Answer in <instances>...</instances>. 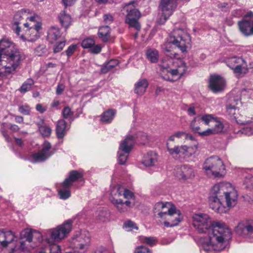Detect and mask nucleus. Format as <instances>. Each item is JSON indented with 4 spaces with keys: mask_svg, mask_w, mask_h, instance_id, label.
I'll list each match as a JSON object with an SVG mask.
<instances>
[{
    "mask_svg": "<svg viewBox=\"0 0 253 253\" xmlns=\"http://www.w3.org/2000/svg\"><path fill=\"white\" fill-rule=\"evenodd\" d=\"M198 142H195L194 145L191 146L181 145L180 156H182L186 158H190L195 154L198 148Z\"/></svg>",
    "mask_w": 253,
    "mask_h": 253,
    "instance_id": "bb28decb",
    "label": "nucleus"
},
{
    "mask_svg": "<svg viewBox=\"0 0 253 253\" xmlns=\"http://www.w3.org/2000/svg\"><path fill=\"white\" fill-rule=\"evenodd\" d=\"M90 238L89 233L87 231H84L81 233L80 236L77 238V241L79 242H85V238Z\"/></svg>",
    "mask_w": 253,
    "mask_h": 253,
    "instance_id": "4d7b16f0",
    "label": "nucleus"
},
{
    "mask_svg": "<svg viewBox=\"0 0 253 253\" xmlns=\"http://www.w3.org/2000/svg\"><path fill=\"white\" fill-rule=\"evenodd\" d=\"M77 47L76 45L72 44L68 47L67 49L65 51L68 57L71 56L74 53Z\"/></svg>",
    "mask_w": 253,
    "mask_h": 253,
    "instance_id": "680f3d73",
    "label": "nucleus"
},
{
    "mask_svg": "<svg viewBox=\"0 0 253 253\" xmlns=\"http://www.w3.org/2000/svg\"><path fill=\"white\" fill-rule=\"evenodd\" d=\"M158 66L162 71L165 70L167 71L169 68V63L166 60H162L161 63L159 64Z\"/></svg>",
    "mask_w": 253,
    "mask_h": 253,
    "instance_id": "e2e57ef3",
    "label": "nucleus"
},
{
    "mask_svg": "<svg viewBox=\"0 0 253 253\" xmlns=\"http://www.w3.org/2000/svg\"><path fill=\"white\" fill-rule=\"evenodd\" d=\"M34 81L31 79H28L24 83L22 84L20 88L19 89V91L21 93H25L29 91H30L32 89V86L34 84Z\"/></svg>",
    "mask_w": 253,
    "mask_h": 253,
    "instance_id": "c9c22d12",
    "label": "nucleus"
},
{
    "mask_svg": "<svg viewBox=\"0 0 253 253\" xmlns=\"http://www.w3.org/2000/svg\"><path fill=\"white\" fill-rule=\"evenodd\" d=\"M190 41V35L184 29L175 28L170 34L169 43L163 48L164 53L171 59L176 58L177 54L171 47L170 44L175 45L184 52L186 51Z\"/></svg>",
    "mask_w": 253,
    "mask_h": 253,
    "instance_id": "20e7f679",
    "label": "nucleus"
},
{
    "mask_svg": "<svg viewBox=\"0 0 253 253\" xmlns=\"http://www.w3.org/2000/svg\"><path fill=\"white\" fill-rule=\"evenodd\" d=\"M227 66L233 70L234 73L240 74L245 67V62L242 58L233 57L228 60Z\"/></svg>",
    "mask_w": 253,
    "mask_h": 253,
    "instance_id": "aec40b11",
    "label": "nucleus"
},
{
    "mask_svg": "<svg viewBox=\"0 0 253 253\" xmlns=\"http://www.w3.org/2000/svg\"><path fill=\"white\" fill-rule=\"evenodd\" d=\"M137 5V0L130 1L122 5V11L126 12L125 23L128 25L129 28H134L138 31L141 29L139 19L141 17V13L136 8Z\"/></svg>",
    "mask_w": 253,
    "mask_h": 253,
    "instance_id": "0eeeda50",
    "label": "nucleus"
},
{
    "mask_svg": "<svg viewBox=\"0 0 253 253\" xmlns=\"http://www.w3.org/2000/svg\"><path fill=\"white\" fill-rule=\"evenodd\" d=\"M219 188L217 184L213 186L210 193L209 203L211 209L216 212L222 213L225 212L226 210L223 199L221 198V194L224 192L221 189L220 193Z\"/></svg>",
    "mask_w": 253,
    "mask_h": 253,
    "instance_id": "6e6552de",
    "label": "nucleus"
},
{
    "mask_svg": "<svg viewBox=\"0 0 253 253\" xmlns=\"http://www.w3.org/2000/svg\"><path fill=\"white\" fill-rule=\"evenodd\" d=\"M235 232L247 239H253V223L250 221H242L235 228Z\"/></svg>",
    "mask_w": 253,
    "mask_h": 253,
    "instance_id": "dca6fc26",
    "label": "nucleus"
},
{
    "mask_svg": "<svg viewBox=\"0 0 253 253\" xmlns=\"http://www.w3.org/2000/svg\"><path fill=\"white\" fill-rule=\"evenodd\" d=\"M234 102L233 103L227 105L226 110L228 114L231 117L236 118L235 115L237 112V107L236 105H237L239 101L238 100H234Z\"/></svg>",
    "mask_w": 253,
    "mask_h": 253,
    "instance_id": "4c0bfd02",
    "label": "nucleus"
},
{
    "mask_svg": "<svg viewBox=\"0 0 253 253\" xmlns=\"http://www.w3.org/2000/svg\"><path fill=\"white\" fill-rule=\"evenodd\" d=\"M149 85L147 79H143L139 80L134 84V92L138 95H142L146 91Z\"/></svg>",
    "mask_w": 253,
    "mask_h": 253,
    "instance_id": "cd10ccee",
    "label": "nucleus"
},
{
    "mask_svg": "<svg viewBox=\"0 0 253 253\" xmlns=\"http://www.w3.org/2000/svg\"><path fill=\"white\" fill-rule=\"evenodd\" d=\"M83 174L77 170H72L70 172L69 177L62 183L61 186L68 188L70 187L73 182L83 179Z\"/></svg>",
    "mask_w": 253,
    "mask_h": 253,
    "instance_id": "b1692460",
    "label": "nucleus"
},
{
    "mask_svg": "<svg viewBox=\"0 0 253 253\" xmlns=\"http://www.w3.org/2000/svg\"><path fill=\"white\" fill-rule=\"evenodd\" d=\"M61 33L59 28L51 27L48 31L47 40L50 43H53L61 37Z\"/></svg>",
    "mask_w": 253,
    "mask_h": 253,
    "instance_id": "c756f323",
    "label": "nucleus"
},
{
    "mask_svg": "<svg viewBox=\"0 0 253 253\" xmlns=\"http://www.w3.org/2000/svg\"><path fill=\"white\" fill-rule=\"evenodd\" d=\"M28 18V14L26 10H21L17 11L14 16V24L18 25L22 23V21Z\"/></svg>",
    "mask_w": 253,
    "mask_h": 253,
    "instance_id": "f704fd0d",
    "label": "nucleus"
},
{
    "mask_svg": "<svg viewBox=\"0 0 253 253\" xmlns=\"http://www.w3.org/2000/svg\"><path fill=\"white\" fill-rule=\"evenodd\" d=\"M199 134L201 136H209L215 134L212 128H208L206 130L201 131L200 132H199Z\"/></svg>",
    "mask_w": 253,
    "mask_h": 253,
    "instance_id": "0e129e2a",
    "label": "nucleus"
},
{
    "mask_svg": "<svg viewBox=\"0 0 253 253\" xmlns=\"http://www.w3.org/2000/svg\"><path fill=\"white\" fill-rule=\"evenodd\" d=\"M172 205L169 202L163 203L159 202L156 203L153 208V212L155 216L157 215L159 217L162 219L169 211Z\"/></svg>",
    "mask_w": 253,
    "mask_h": 253,
    "instance_id": "412c9836",
    "label": "nucleus"
},
{
    "mask_svg": "<svg viewBox=\"0 0 253 253\" xmlns=\"http://www.w3.org/2000/svg\"><path fill=\"white\" fill-rule=\"evenodd\" d=\"M167 148L169 154L173 157L174 156H176L177 155L180 156L181 145H176L174 146L173 147H171L170 146L169 142H167Z\"/></svg>",
    "mask_w": 253,
    "mask_h": 253,
    "instance_id": "58836bf2",
    "label": "nucleus"
},
{
    "mask_svg": "<svg viewBox=\"0 0 253 253\" xmlns=\"http://www.w3.org/2000/svg\"><path fill=\"white\" fill-rule=\"evenodd\" d=\"M15 236L11 231L5 232L0 231V252L3 248L6 247L8 245L14 240Z\"/></svg>",
    "mask_w": 253,
    "mask_h": 253,
    "instance_id": "5701e85b",
    "label": "nucleus"
},
{
    "mask_svg": "<svg viewBox=\"0 0 253 253\" xmlns=\"http://www.w3.org/2000/svg\"><path fill=\"white\" fill-rule=\"evenodd\" d=\"M90 242V239L87 237L85 238V242H79L78 246L81 253H84L87 250Z\"/></svg>",
    "mask_w": 253,
    "mask_h": 253,
    "instance_id": "49530a36",
    "label": "nucleus"
},
{
    "mask_svg": "<svg viewBox=\"0 0 253 253\" xmlns=\"http://www.w3.org/2000/svg\"><path fill=\"white\" fill-rule=\"evenodd\" d=\"M94 253H110L109 250L105 247L100 246L96 249Z\"/></svg>",
    "mask_w": 253,
    "mask_h": 253,
    "instance_id": "69168bd1",
    "label": "nucleus"
},
{
    "mask_svg": "<svg viewBox=\"0 0 253 253\" xmlns=\"http://www.w3.org/2000/svg\"><path fill=\"white\" fill-rule=\"evenodd\" d=\"M162 219H166L164 222L166 227H171L177 225L183 219V216L180 211L177 210L174 205L171 206V208Z\"/></svg>",
    "mask_w": 253,
    "mask_h": 253,
    "instance_id": "ddd939ff",
    "label": "nucleus"
},
{
    "mask_svg": "<svg viewBox=\"0 0 253 253\" xmlns=\"http://www.w3.org/2000/svg\"><path fill=\"white\" fill-rule=\"evenodd\" d=\"M158 160V155L156 153L150 151L147 153L143 157L142 164L146 167L154 166Z\"/></svg>",
    "mask_w": 253,
    "mask_h": 253,
    "instance_id": "a878e982",
    "label": "nucleus"
},
{
    "mask_svg": "<svg viewBox=\"0 0 253 253\" xmlns=\"http://www.w3.org/2000/svg\"><path fill=\"white\" fill-rule=\"evenodd\" d=\"M139 240L142 243L152 246L155 245L157 242V238L154 237H145L141 236L139 237Z\"/></svg>",
    "mask_w": 253,
    "mask_h": 253,
    "instance_id": "37998d69",
    "label": "nucleus"
},
{
    "mask_svg": "<svg viewBox=\"0 0 253 253\" xmlns=\"http://www.w3.org/2000/svg\"><path fill=\"white\" fill-rule=\"evenodd\" d=\"M209 235V242L207 244H203V249L206 251H210L211 250H214L216 251H222L224 249L227 245L228 240L231 238V233L230 231V236L229 237H226V238H224L223 243L222 245H219L217 244V242H215L214 244H212L211 242L210 241V234Z\"/></svg>",
    "mask_w": 253,
    "mask_h": 253,
    "instance_id": "4be33fe9",
    "label": "nucleus"
},
{
    "mask_svg": "<svg viewBox=\"0 0 253 253\" xmlns=\"http://www.w3.org/2000/svg\"><path fill=\"white\" fill-rule=\"evenodd\" d=\"M96 219L99 222H105L109 220L110 213L106 209L99 208L95 213Z\"/></svg>",
    "mask_w": 253,
    "mask_h": 253,
    "instance_id": "2f4dec72",
    "label": "nucleus"
},
{
    "mask_svg": "<svg viewBox=\"0 0 253 253\" xmlns=\"http://www.w3.org/2000/svg\"><path fill=\"white\" fill-rule=\"evenodd\" d=\"M134 143V137L130 135L126 136L125 140L121 142L118 152V161L120 164H125Z\"/></svg>",
    "mask_w": 253,
    "mask_h": 253,
    "instance_id": "9b49d317",
    "label": "nucleus"
},
{
    "mask_svg": "<svg viewBox=\"0 0 253 253\" xmlns=\"http://www.w3.org/2000/svg\"><path fill=\"white\" fill-rule=\"evenodd\" d=\"M72 220L69 219L55 228L50 229L44 231L43 237L45 241L48 243L49 253H61L60 247L54 242L59 241L65 238L71 232L72 229ZM39 253H44L42 251Z\"/></svg>",
    "mask_w": 253,
    "mask_h": 253,
    "instance_id": "7ed1b4c3",
    "label": "nucleus"
},
{
    "mask_svg": "<svg viewBox=\"0 0 253 253\" xmlns=\"http://www.w3.org/2000/svg\"><path fill=\"white\" fill-rule=\"evenodd\" d=\"M167 71L172 76V78H170L169 75L162 76L163 78L166 81L173 82L175 80V79H173V77L176 76H179V74L176 68L170 70L168 69Z\"/></svg>",
    "mask_w": 253,
    "mask_h": 253,
    "instance_id": "09e8293b",
    "label": "nucleus"
},
{
    "mask_svg": "<svg viewBox=\"0 0 253 253\" xmlns=\"http://www.w3.org/2000/svg\"><path fill=\"white\" fill-rule=\"evenodd\" d=\"M18 111L24 115H28L30 113V109L27 106H20L18 108Z\"/></svg>",
    "mask_w": 253,
    "mask_h": 253,
    "instance_id": "052dcab7",
    "label": "nucleus"
},
{
    "mask_svg": "<svg viewBox=\"0 0 253 253\" xmlns=\"http://www.w3.org/2000/svg\"><path fill=\"white\" fill-rule=\"evenodd\" d=\"M225 85L224 79L219 75L211 76L209 81V88L214 93L220 92L224 89Z\"/></svg>",
    "mask_w": 253,
    "mask_h": 253,
    "instance_id": "a211bd4d",
    "label": "nucleus"
},
{
    "mask_svg": "<svg viewBox=\"0 0 253 253\" xmlns=\"http://www.w3.org/2000/svg\"><path fill=\"white\" fill-rule=\"evenodd\" d=\"M39 129L42 135L44 137H48L51 134L52 130L48 126H39Z\"/></svg>",
    "mask_w": 253,
    "mask_h": 253,
    "instance_id": "8fccbe9b",
    "label": "nucleus"
},
{
    "mask_svg": "<svg viewBox=\"0 0 253 253\" xmlns=\"http://www.w3.org/2000/svg\"><path fill=\"white\" fill-rule=\"evenodd\" d=\"M34 233L37 234L38 238H40V242L42 241V235L40 233L33 231L31 229H25L20 233V238L25 239L26 241H21L20 246L12 249L10 253H29L32 247L29 244L32 241Z\"/></svg>",
    "mask_w": 253,
    "mask_h": 253,
    "instance_id": "1a4fd4ad",
    "label": "nucleus"
},
{
    "mask_svg": "<svg viewBox=\"0 0 253 253\" xmlns=\"http://www.w3.org/2000/svg\"><path fill=\"white\" fill-rule=\"evenodd\" d=\"M102 47L100 44H94L89 49V51L91 53L98 54L101 52Z\"/></svg>",
    "mask_w": 253,
    "mask_h": 253,
    "instance_id": "bf43d9fd",
    "label": "nucleus"
},
{
    "mask_svg": "<svg viewBox=\"0 0 253 253\" xmlns=\"http://www.w3.org/2000/svg\"><path fill=\"white\" fill-rule=\"evenodd\" d=\"M201 122H203L206 125H209L211 122H213L216 119L214 116L211 114H205L201 116H199Z\"/></svg>",
    "mask_w": 253,
    "mask_h": 253,
    "instance_id": "c03bdc74",
    "label": "nucleus"
},
{
    "mask_svg": "<svg viewBox=\"0 0 253 253\" xmlns=\"http://www.w3.org/2000/svg\"><path fill=\"white\" fill-rule=\"evenodd\" d=\"M247 183V187L251 189H253V177L252 176L248 178L246 180Z\"/></svg>",
    "mask_w": 253,
    "mask_h": 253,
    "instance_id": "774afa93",
    "label": "nucleus"
},
{
    "mask_svg": "<svg viewBox=\"0 0 253 253\" xmlns=\"http://www.w3.org/2000/svg\"><path fill=\"white\" fill-rule=\"evenodd\" d=\"M65 89V85L62 84H58L56 90V93L57 95H60Z\"/></svg>",
    "mask_w": 253,
    "mask_h": 253,
    "instance_id": "338daca9",
    "label": "nucleus"
},
{
    "mask_svg": "<svg viewBox=\"0 0 253 253\" xmlns=\"http://www.w3.org/2000/svg\"><path fill=\"white\" fill-rule=\"evenodd\" d=\"M202 168L207 175L213 178H223L225 173L224 163L217 156H212L206 159L203 164Z\"/></svg>",
    "mask_w": 253,
    "mask_h": 253,
    "instance_id": "423d86ee",
    "label": "nucleus"
},
{
    "mask_svg": "<svg viewBox=\"0 0 253 253\" xmlns=\"http://www.w3.org/2000/svg\"><path fill=\"white\" fill-rule=\"evenodd\" d=\"M111 28L108 25L99 28L98 35L103 42H107L110 37Z\"/></svg>",
    "mask_w": 253,
    "mask_h": 253,
    "instance_id": "7c9ffc66",
    "label": "nucleus"
},
{
    "mask_svg": "<svg viewBox=\"0 0 253 253\" xmlns=\"http://www.w3.org/2000/svg\"><path fill=\"white\" fill-rule=\"evenodd\" d=\"M201 122L199 119V117H195L190 124V128L195 132L198 133L200 132L199 130L200 129V124Z\"/></svg>",
    "mask_w": 253,
    "mask_h": 253,
    "instance_id": "a19ab883",
    "label": "nucleus"
},
{
    "mask_svg": "<svg viewBox=\"0 0 253 253\" xmlns=\"http://www.w3.org/2000/svg\"><path fill=\"white\" fill-rule=\"evenodd\" d=\"M25 27L28 28L29 31L34 33L35 38H26L25 36L22 35L20 39L23 41L29 42H34L40 37L39 31L41 29V24L37 21L34 22H26L24 23Z\"/></svg>",
    "mask_w": 253,
    "mask_h": 253,
    "instance_id": "6ab92c4d",
    "label": "nucleus"
},
{
    "mask_svg": "<svg viewBox=\"0 0 253 253\" xmlns=\"http://www.w3.org/2000/svg\"><path fill=\"white\" fill-rule=\"evenodd\" d=\"M177 0H161L159 9L161 15L158 20L160 24H164L173 14L177 6Z\"/></svg>",
    "mask_w": 253,
    "mask_h": 253,
    "instance_id": "9d476101",
    "label": "nucleus"
},
{
    "mask_svg": "<svg viewBox=\"0 0 253 253\" xmlns=\"http://www.w3.org/2000/svg\"><path fill=\"white\" fill-rule=\"evenodd\" d=\"M173 64L176 67L179 77H181L187 70V66H186L185 63L182 60L179 58H176L174 61L173 62Z\"/></svg>",
    "mask_w": 253,
    "mask_h": 253,
    "instance_id": "72a5a7b5",
    "label": "nucleus"
},
{
    "mask_svg": "<svg viewBox=\"0 0 253 253\" xmlns=\"http://www.w3.org/2000/svg\"><path fill=\"white\" fill-rule=\"evenodd\" d=\"M193 225L199 233L210 234V241L212 244L217 242L222 245L224 238L230 236V230L222 222H212L210 216L206 213L195 214L193 216Z\"/></svg>",
    "mask_w": 253,
    "mask_h": 253,
    "instance_id": "f257e3e1",
    "label": "nucleus"
},
{
    "mask_svg": "<svg viewBox=\"0 0 253 253\" xmlns=\"http://www.w3.org/2000/svg\"><path fill=\"white\" fill-rule=\"evenodd\" d=\"M119 64L117 60H111L108 62L102 68L101 71L103 73H106Z\"/></svg>",
    "mask_w": 253,
    "mask_h": 253,
    "instance_id": "ea45409f",
    "label": "nucleus"
},
{
    "mask_svg": "<svg viewBox=\"0 0 253 253\" xmlns=\"http://www.w3.org/2000/svg\"><path fill=\"white\" fill-rule=\"evenodd\" d=\"M147 59L152 63H156L158 61V51L154 49H149L146 52Z\"/></svg>",
    "mask_w": 253,
    "mask_h": 253,
    "instance_id": "e433bc0d",
    "label": "nucleus"
},
{
    "mask_svg": "<svg viewBox=\"0 0 253 253\" xmlns=\"http://www.w3.org/2000/svg\"><path fill=\"white\" fill-rule=\"evenodd\" d=\"M213 122L214 123V126L212 127L213 132L215 134L222 132L224 128L223 124L220 121L217 120L216 118Z\"/></svg>",
    "mask_w": 253,
    "mask_h": 253,
    "instance_id": "a18cd8bd",
    "label": "nucleus"
},
{
    "mask_svg": "<svg viewBox=\"0 0 253 253\" xmlns=\"http://www.w3.org/2000/svg\"><path fill=\"white\" fill-rule=\"evenodd\" d=\"M216 184L219 188V192H221V189H223L224 192L223 193L221 194V198L223 199L225 206L226 205L229 208L234 207L237 204L238 198L236 191L234 189H232L231 191L227 190V188L230 185V184L220 183Z\"/></svg>",
    "mask_w": 253,
    "mask_h": 253,
    "instance_id": "f8f14e48",
    "label": "nucleus"
},
{
    "mask_svg": "<svg viewBox=\"0 0 253 253\" xmlns=\"http://www.w3.org/2000/svg\"><path fill=\"white\" fill-rule=\"evenodd\" d=\"M73 112L71 111V109L69 107H65L62 111L63 117L65 119H71L73 116Z\"/></svg>",
    "mask_w": 253,
    "mask_h": 253,
    "instance_id": "603ef678",
    "label": "nucleus"
},
{
    "mask_svg": "<svg viewBox=\"0 0 253 253\" xmlns=\"http://www.w3.org/2000/svg\"><path fill=\"white\" fill-rule=\"evenodd\" d=\"M4 59L7 63L5 65V72L8 74L15 71L22 59V54L8 39L0 41V62Z\"/></svg>",
    "mask_w": 253,
    "mask_h": 253,
    "instance_id": "f03ea898",
    "label": "nucleus"
},
{
    "mask_svg": "<svg viewBox=\"0 0 253 253\" xmlns=\"http://www.w3.org/2000/svg\"><path fill=\"white\" fill-rule=\"evenodd\" d=\"M253 12L250 11L244 15L243 19L238 22L239 31L245 36L253 35Z\"/></svg>",
    "mask_w": 253,
    "mask_h": 253,
    "instance_id": "2eb2a0df",
    "label": "nucleus"
},
{
    "mask_svg": "<svg viewBox=\"0 0 253 253\" xmlns=\"http://www.w3.org/2000/svg\"><path fill=\"white\" fill-rule=\"evenodd\" d=\"M35 53L36 55L42 56L46 52V46L44 44H40L34 49Z\"/></svg>",
    "mask_w": 253,
    "mask_h": 253,
    "instance_id": "864d4df0",
    "label": "nucleus"
},
{
    "mask_svg": "<svg viewBox=\"0 0 253 253\" xmlns=\"http://www.w3.org/2000/svg\"><path fill=\"white\" fill-rule=\"evenodd\" d=\"M116 111L114 109H109L105 111L101 116L100 121L105 124L110 123L113 120Z\"/></svg>",
    "mask_w": 253,
    "mask_h": 253,
    "instance_id": "473e14b6",
    "label": "nucleus"
},
{
    "mask_svg": "<svg viewBox=\"0 0 253 253\" xmlns=\"http://www.w3.org/2000/svg\"><path fill=\"white\" fill-rule=\"evenodd\" d=\"M62 189H60L58 190V194L59 198L61 199L66 200L71 196V191L68 188L62 187Z\"/></svg>",
    "mask_w": 253,
    "mask_h": 253,
    "instance_id": "79ce46f5",
    "label": "nucleus"
},
{
    "mask_svg": "<svg viewBox=\"0 0 253 253\" xmlns=\"http://www.w3.org/2000/svg\"><path fill=\"white\" fill-rule=\"evenodd\" d=\"M67 123L63 119L58 121L56 126V134L58 138L62 139L66 134Z\"/></svg>",
    "mask_w": 253,
    "mask_h": 253,
    "instance_id": "c85d7f7f",
    "label": "nucleus"
},
{
    "mask_svg": "<svg viewBox=\"0 0 253 253\" xmlns=\"http://www.w3.org/2000/svg\"><path fill=\"white\" fill-rule=\"evenodd\" d=\"M134 253H152L151 251L147 247L140 246L137 247L134 251Z\"/></svg>",
    "mask_w": 253,
    "mask_h": 253,
    "instance_id": "6e6d98bb",
    "label": "nucleus"
},
{
    "mask_svg": "<svg viewBox=\"0 0 253 253\" xmlns=\"http://www.w3.org/2000/svg\"><path fill=\"white\" fill-rule=\"evenodd\" d=\"M95 41L93 39L87 38L82 41L81 45L84 48L90 49L95 44Z\"/></svg>",
    "mask_w": 253,
    "mask_h": 253,
    "instance_id": "de8ad7c7",
    "label": "nucleus"
},
{
    "mask_svg": "<svg viewBox=\"0 0 253 253\" xmlns=\"http://www.w3.org/2000/svg\"><path fill=\"white\" fill-rule=\"evenodd\" d=\"M175 174L179 179L187 180L195 177V171L192 167L184 165L176 168Z\"/></svg>",
    "mask_w": 253,
    "mask_h": 253,
    "instance_id": "f3484780",
    "label": "nucleus"
},
{
    "mask_svg": "<svg viewBox=\"0 0 253 253\" xmlns=\"http://www.w3.org/2000/svg\"><path fill=\"white\" fill-rule=\"evenodd\" d=\"M123 227L125 228L127 231H130L133 229L138 230V229L136 224L131 220L126 221L124 223Z\"/></svg>",
    "mask_w": 253,
    "mask_h": 253,
    "instance_id": "3c124183",
    "label": "nucleus"
},
{
    "mask_svg": "<svg viewBox=\"0 0 253 253\" xmlns=\"http://www.w3.org/2000/svg\"><path fill=\"white\" fill-rule=\"evenodd\" d=\"M56 151L55 147H52L51 144L48 141H44L42 144V150L32 155V158L34 162H42L45 161L53 155Z\"/></svg>",
    "mask_w": 253,
    "mask_h": 253,
    "instance_id": "4468645a",
    "label": "nucleus"
},
{
    "mask_svg": "<svg viewBox=\"0 0 253 253\" xmlns=\"http://www.w3.org/2000/svg\"><path fill=\"white\" fill-rule=\"evenodd\" d=\"M111 203L120 212H125L131 207V200L134 199V194L121 185H117L112 191Z\"/></svg>",
    "mask_w": 253,
    "mask_h": 253,
    "instance_id": "39448f33",
    "label": "nucleus"
},
{
    "mask_svg": "<svg viewBox=\"0 0 253 253\" xmlns=\"http://www.w3.org/2000/svg\"><path fill=\"white\" fill-rule=\"evenodd\" d=\"M65 41H62L56 43L53 47V52L58 53L61 51L65 46Z\"/></svg>",
    "mask_w": 253,
    "mask_h": 253,
    "instance_id": "5fc2aeb1",
    "label": "nucleus"
},
{
    "mask_svg": "<svg viewBox=\"0 0 253 253\" xmlns=\"http://www.w3.org/2000/svg\"><path fill=\"white\" fill-rule=\"evenodd\" d=\"M103 20L107 24H111L114 20V17L110 14H105L103 15Z\"/></svg>",
    "mask_w": 253,
    "mask_h": 253,
    "instance_id": "13d9d810",
    "label": "nucleus"
},
{
    "mask_svg": "<svg viewBox=\"0 0 253 253\" xmlns=\"http://www.w3.org/2000/svg\"><path fill=\"white\" fill-rule=\"evenodd\" d=\"M58 19L61 26L66 31L71 25L72 19L70 14L66 11V9L61 11L58 15Z\"/></svg>",
    "mask_w": 253,
    "mask_h": 253,
    "instance_id": "393cba45",
    "label": "nucleus"
}]
</instances>
